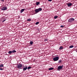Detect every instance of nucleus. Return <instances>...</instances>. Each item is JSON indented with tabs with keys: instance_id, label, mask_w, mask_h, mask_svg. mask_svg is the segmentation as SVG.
Instances as JSON below:
<instances>
[{
	"instance_id": "cd10ccee",
	"label": "nucleus",
	"mask_w": 77,
	"mask_h": 77,
	"mask_svg": "<svg viewBox=\"0 0 77 77\" xmlns=\"http://www.w3.org/2000/svg\"><path fill=\"white\" fill-rule=\"evenodd\" d=\"M5 0H2V1H4Z\"/></svg>"
},
{
	"instance_id": "6e6552de",
	"label": "nucleus",
	"mask_w": 77,
	"mask_h": 77,
	"mask_svg": "<svg viewBox=\"0 0 77 77\" xmlns=\"http://www.w3.org/2000/svg\"><path fill=\"white\" fill-rule=\"evenodd\" d=\"M67 5L68 7H70L72 5V3H69L68 4H67Z\"/></svg>"
},
{
	"instance_id": "4be33fe9",
	"label": "nucleus",
	"mask_w": 77,
	"mask_h": 77,
	"mask_svg": "<svg viewBox=\"0 0 77 77\" xmlns=\"http://www.w3.org/2000/svg\"><path fill=\"white\" fill-rule=\"evenodd\" d=\"M48 41V39H45V41Z\"/></svg>"
},
{
	"instance_id": "9b49d317",
	"label": "nucleus",
	"mask_w": 77,
	"mask_h": 77,
	"mask_svg": "<svg viewBox=\"0 0 77 77\" xmlns=\"http://www.w3.org/2000/svg\"><path fill=\"white\" fill-rule=\"evenodd\" d=\"M24 10H25V9H22L21 10L20 13H22V12H23V11H24Z\"/></svg>"
},
{
	"instance_id": "412c9836",
	"label": "nucleus",
	"mask_w": 77,
	"mask_h": 77,
	"mask_svg": "<svg viewBox=\"0 0 77 77\" xmlns=\"http://www.w3.org/2000/svg\"><path fill=\"white\" fill-rule=\"evenodd\" d=\"M58 17V16H56L54 17V19H56Z\"/></svg>"
},
{
	"instance_id": "39448f33",
	"label": "nucleus",
	"mask_w": 77,
	"mask_h": 77,
	"mask_svg": "<svg viewBox=\"0 0 77 77\" xmlns=\"http://www.w3.org/2000/svg\"><path fill=\"white\" fill-rule=\"evenodd\" d=\"M63 66H62H62H58V68H57L58 70L59 71H60V69H62Z\"/></svg>"
},
{
	"instance_id": "9d476101",
	"label": "nucleus",
	"mask_w": 77,
	"mask_h": 77,
	"mask_svg": "<svg viewBox=\"0 0 77 77\" xmlns=\"http://www.w3.org/2000/svg\"><path fill=\"white\" fill-rule=\"evenodd\" d=\"M63 49V47H62V46H60V47L59 49V50H61Z\"/></svg>"
},
{
	"instance_id": "7ed1b4c3",
	"label": "nucleus",
	"mask_w": 77,
	"mask_h": 77,
	"mask_svg": "<svg viewBox=\"0 0 77 77\" xmlns=\"http://www.w3.org/2000/svg\"><path fill=\"white\" fill-rule=\"evenodd\" d=\"M59 57H56L54 58L53 60L54 61H56L59 60Z\"/></svg>"
},
{
	"instance_id": "5701e85b",
	"label": "nucleus",
	"mask_w": 77,
	"mask_h": 77,
	"mask_svg": "<svg viewBox=\"0 0 77 77\" xmlns=\"http://www.w3.org/2000/svg\"><path fill=\"white\" fill-rule=\"evenodd\" d=\"M61 60H59L58 61V63H61Z\"/></svg>"
},
{
	"instance_id": "a211bd4d",
	"label": "nucleus",
	"mask_w": 77,
	"mask_h": 77,
	"mask_svg": "<svg viewBox=\"0 0 77 77\" xmlns=\"http://www.w3.org/2000/svg\"><path fill=\"white\" fill-rule=\"evenodd\" d=\"M3 66V64H1L0 65V68L2 67Z\"/></svg>"
},
{
	"instance_id": "c85d7f7f",
	"label": "nucleus",
	"mask_w": 77,
	"mask_h": 77,
	"mask_svg": "<svg viewBox=\"0 0 77 77\" xmlns=\"http://www.w3.org/2000/svg\"><path fill=\"white\" fill-rule=\"evenodd\" d=\"M76 52L77 53V50L76 51Z\"/></svg>"
},
{
	"instance_id": "f03ea898",
	"label": "nucleus",
	"mask_w": 77,
	"mask_h": 77,
	"mask_svg": "<svg viewBox=\"0 0 77 77\" xmlns=\"http://www.w3.org/2000/svg\"><path fill=\"white\" fill-rule=\"evenodd\" d=\"M42 11V8H39L38 9H36L35 10V14H37V13H38L40 11Z\"/></svg>"
},
{
	"instance_id": "f3484780",
	"label": "nucleus",
	"mask_w": 77,
	"mask_h": 77,
	"mask_svg": "<svg viewBox=\"0 0 77 77\" xmlns=\"http://www.w3.org/2000/svg\"><path fill=\"white\" fill-rule=\"evenodd\" d=\"M73 47H74L73 45H71L70 46V47H69V48H72Z\"/></svg>"
},
{
	"instance_id": "2eb2a0df",
	"label": "nucleus",
	"mask_w": 77,
	"mask_h": 77,
	"mask_svg": "<svg viewBox=\"0 0 77 77\" xmlns=\"http://www.w3.org/2000/svg\"><path fill=\"white\" fill-rule=\"evenodd\" d=\"M8 53L9 54H12V52L11 51H8Z\"/></svg>"
},
{
	"instance_id": "f8f14e48",
	"label": "nucleus",
	"mask_w": 77,
	"mask_h": 77,
	"mask_svg": "<svg viewBox=\"0 0 77 77\" xmlns=\"http://www.w3.org/2000/svg\"><path fill=\"white\" fill-rule=\"evenodd\" d=\"M27 21L30 22L31 21V19H28L27 20Z\"/></svg>"
},
{
	"instance_id": "f257e3e1",
	"label": "nucleus",
	"mask_w": 77,
	"mask_h": 77,
	"mask_svg": "<svg viewBox=\"0 0 77 77\" xmlns=\"http://www.w3.org/2000/svg\"><path fill=\"white\" fill-rule=\"evenodd\" d=\"M23 65L22 64L20 63L19 64H17V68L18 69H23Z\"/></svg>"
},
{
	"instance_id": "bb28decb",
	"label": "nucleus",
	"mask_w": 77,
	"mask_h": 77,
	"mask_svg": "<svg viewBox=\"0 0 77 77\" xmlns=\"http://www.w3.org/2000/svg\"><path fill=\"white\" fill-rule=\"evenodd\" d=\"M48 1L49 2H51V1H52V0H48Z\"/></svg>"
},
{
	"instance_id": "20e7f679",
	"label": "nucleus",
	"mask_w": 77,
	"mask_h": 77,
	"mask_svg": "<svg viewBox=\"0 0 77 77\" xmlns=\"http://www.w3.org/2000/svg\"><path fill=\"white\" fill-rule=\"evenodd\" d=\"M75 19L73 18H71L70 19H69L68 22H72Z\"/></svg>"
},
{
	"instance_id": "b1692460",
	"label": "nucleus",
	"mask_w": 77,
	"mask_h": 77,
	"mask_svg": "<svg viewBox=\"0 0 77 77\" xmlns=\"http://www.w3.org/2000/svg\"><path fill=\"white\" fill-rule=\"evenodd\" d=\"M0 70H3V68H0Z\"/></svg>"
},
{
	"instance_id": "a878e982",
	"label": "nucleus",
	"mask_w": 77,
	"mask_h": 77,
	"mask_svg": "<svg viewBox=\"0 0 77 77\" xmlns=\"http://www.w3.org/2000/svg\"><path fill=\"white\" fill-rule=\"evenodd\" d=\"M63 26L62 25L61 26H60V27H62V28H63Z\"/></svg>"
},
{
	"instance_id": "393cba45",
	"label": "nucleus",
	"mask_w": 77,
	"mask_h": 77,
	"mask_svg": "<svg viewBox=\"0 0 77 77\" xmlns=\"http://www.w3.org/2000/svg\"><path fill=\"white\" fill-rule=\"evenodd\" d=\"M5 20H3V21H2V22H4L5 21Z\"/></svg>"
},
{
	"instance_id": "1a4fd4ad",
	"label": "nucleus",
	"mask_w": 77,
	"mask_h": 77,
	"mask_svg": "<svg viewBox=\"0 0 77 77\" xmlns=\"http://www.w3.org/2000/svg\"><path fill=\"white\" fill-rule=\"evenodd\" d=\"M53 69H54V68H53V67L50 68L48 69V70H52Z\"/></svg>"
},
{
	"instance_id": "423d86ee",
	"label": "nucleus",
	"mask_w": 77,
	"mask_h": 77,
	"mask_svg": "<svg viewBox=\"0 0 77 77\" xmlns=\"http://www.w3.org/2000/svg\"><path fill=\"white\" fill-rule=\"evenodd\" d=\"M27 69V66H25L24 67H23V71H26Z\"/></svg>"
},
{
	"instance_id": "dca6fc26",
	"label": "nucleus",
	"mask_w": 77,
	"mask_h": 77,
	"mask_svg": "<svg viewBox=\"0 0 77 77\" xmlns=\"http://www.w3.org/2000/svg\"><path fill=\"white\" fill-rule=\"evenodd\" d=\"M39 2H36V5H37L38 6V5H39Z\"/></svg>"
},
{
	"instance_id": "6ab92c4d",
	"label": "nucleus",
	"mask_w": 77,
	"mask_h": 77,
	"mask_svg": "<svg viewBox=\"0 0 77 77\" xmlns=\"http://www.w3.org/2000/svg\"><path fill=\"white\" fill-rule=\"evenodd\" d=\"M39 23V22H37L36 23H35V25H37Z\"/></svg>"
},
{
	"instance_id": "4468645a",
	"label": "nucleus",
	"mask_w": 77,
	"mask_h": 77,
	"mask_svg": "<svg viewBox=\"0 0 77 77\" xmlns=\"http://www.w3.org/2000/svg\"><path fill=\"white\" fill-rule=\"evenodd\" d=\"M33 42H32V41H30V42L29 44L31 45H32V44H33Z\"/></svg>"
},
{
	"instance_id": "ddd939ff",
	"label": "nucleus",
	"mask_w": 77,
	"mask_h": 77,
	"mask_svg": "<svg viewBox=\"0 0 77 77\" xmlns=\"http://www.w3.org/2000/svg\"><path fill=\"white\" fill-rule=\"evenodd\" d=\"M12 51V53H14L16 52V51L15 50H14L13 51Z\"/></svg>"
},
{
	"instance_id": "aec40b11",
	"label": "nucleus",
	"mask_w": 77,
	"mask_h": 77,
	"mask_svg": "<svg viewBox=\"0 0 77 77\" xmlns=\"http://www.w3.org/2000/svg\"><path fill=\"white\" fill-rule=\"evenodd\" d=\"M31 68V66H28V68H27V69H30V68Z\"/></svg>"
},
{
	"instance_id": "0eeeda50",
	"label": "nucleus",
	"mask_w": 77,
	"mask_h": 77,
	"mask_svg": "<svg viewBox=\"0 0 77 77\" xmlns=\"http://www.w3.org/2000/svg\"><path fill=\"white\" fill-rule=\"evenodd\" d=\"M7 9V8L6 7H3L2 8L1 10L2 11H5Z\"/></svg>"
}]
</instances>
